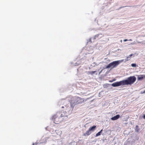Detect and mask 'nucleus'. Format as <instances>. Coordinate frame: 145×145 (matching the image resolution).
<instances>
[{
    "instance_id": "obj_1",
    "label": "nucleus",
    "mask_w": 145,
    "mask_h": 145,
    "mask_svg": "<svg viewBox=\"0 0 145 145\" xmlns=\"http://www.w3.org/2000/svg\"><path fill=\"white\" fill-rule=\"evenodd\" d=\"M85 101V99L83 98L78 97H75L74 99V102L72 103L71 105V106L72 109L74 106L76 105L82 104Z\"/></svg>"
},
{
    "instance_id": "obj_2",
    "label": "nucleus",
    "mask_w": 145,
    "mask_h": 145,
    "mask_svg": "<svg viewBox=\"0 0 145 145\" xmlns=\"http://www.w3.org/2000/svg\"><path fill=\"white\" fill-rule=\"evenodd\" d=\"M136 78L134 76H131L128 78L127 79L123 80L124 85H131L136 80Z\"/></svg>"
},
{
    "instance_id": "obj_3",
    "label": "nucleus",
    "mask_w": 145,
    "mask_h": 145,
    "mask_svg": "<svg viewBox=\"0 0 145 145\" xmlns=\"http://www.w3.org/2000/svg\"><path fill=\"white\" fill-rule=\"evenodd\" d=\"M123 60H118L117 61H114L106 66V68H109L111 67L114 68L118 66L120 63L122 62Z\"/></svg>"
},
{
    "instance_id": "obj_4",
    "label": "nucleus",
    "mask_w": 145,
    "mask_h": 145,
    "mask_svg": "<svg viewBox=\"0 0 145 145\" xmlns=\"http://www.w3.org/2000/svg\"><path fill=\"white\" fill-rule=\"evenodd\" d=\"M60 118L59 116H57V113L56 114L54 115L52 117V119L54 121V122L56 124H58L60 122L61 120V119H60Z\"/></svg>"
},
{
    "instance_id": "obj_5",
    "label": "nucleus",
    "mask_w": 145,
    "mask_h": 145,
    "mask_svg": "<svg viewBox=\"0 0 145 145\" xmlns=\"http://www.w3.org/2000/svg\"><path fill=\"white\" fill-rule=\"evenodd\" d=\"M121 85L124 86L123 80L119 82H117L112 84V86L114 87L119 86Z\"/></svg>"
},
{
    "instance_id": "obj_6",
    "label": "nucleus",
    "mask_w": 145,
    "mask_h": 145,
    "mask_svg": "<svg viewBox=\"0 0 145 145\" xmlns=\"http://www.w3.org/2000/svg\"><path fill=\"white\" fill-rule=\"evenodd\" d=\"M66 113V112H63L62 114L60 112H57V114L58 116L61 118L62 117H67V116L65 114Z\"/></svg>"
},
{
    "instance_id": "obj_7",
    "label": "nucleus",
    "mask_w": 145,
    "mask_h": 145,
    "mask_svg": "<svg viewBox=\"0 0 145 145\" xmlns=\"http://www.w3.org/2000/svg\"><path fill=\"white\" fill-rule=\"evenodd\" d=\"M91 133V131L88 129V130L85 133L83 134V136H86L89 135Z\"/></svg>"
},
{
    "instance_id": "obj_8",
    "label": "nucleus",
    "mask_w": 145,
    "mask_h": 145,
    "mask_svg": "<svg viewBox=\"0 0 145 145\" xmlns=\"http://www.w3.org/2000/svg\"><path fill=\"white\" fill-rule=\"evenodd\" d=\"M120 117V115L119 114H118V115H116V116L112 118H111V120H116L118 119V118H119Z\"/></svg>"
},
{
    "instance_id": "obj_9",
    "label": "nucleus",
    "mask_w": 145,
    "mask_h": 145,
    "mask_svg": "<svg viewBox=\"0 0 145 145\" xmlns=\"http://www.w3.org/2000/svg\"><path fill=\"white\" fill-rule=\"evenodd\" d=\"M96 126L94 125L92 127H90L89 128V130L91 131H93L95 130V128H96Z\"/></svg>"
},
{
    "instance_id": "obj_10",
    "label": "nucleus",
    "mask_w": 145,
    "mask_h": 145,
    "mask_svg": "<svg viewBox=\"0 0 145 145\" xmlns=\"http://www.w3.org/2000/svg\"><path fill=\"white\" fill-rule=\"evenodd\" d=\"M144 76L143 75H140L138 76V80H142Z\"/></svg>"
},
{
    "instance_id": "obj_11",
    "label": "nucleus",
    "mask_w": 145,
    "mask_h": 145,
    "mask_svg": "<svg viewBox=\"0 0 145 145\" xmlns=\"http://www.w3.org/2000/svg\"><path fill=\"white\" fill-rule=\"evenodd\" d=\"M103 129H102L99 132L97 133L96 135V136L97 137L101 135V132L102 131Z\"/></svg>"
},
{
    "instance_id": "obj_12",
    "label": "nucleus",
    "mask_w": 145,
    "mask_h": 145,
    "mask_svg": "<svg viewBox=\"0 0 145 145\" xmlns=\"http://www.w3.org/2000/svg\"><path fill=\"white\" fill-rule=\"evenodd\" d=\"M96 72V71H91L89 72V73L90 74H91V75H92L94 74L95 72Z\"/></svg>"
},
{
    "instance_id": "obj_13",
    "label": "nucleus",
    "mask_w": 145,
    "mask_h": 145,
    "mask_svg": "<svg viewBox=\"0 0 145 145\" xmlns=\"http://www.w3.org/2000/svg\"><path fill=\"white\" fill-rule=\"evenodd\" d=\"M100 35H101V34H97V35H95V37H94V39H96V38H97Z\"/></svg>"
},
{
    "instance_id": "obj_14",
    "label": "nucleus",
    "mask_w": 145,
    "mask_h": 145,
    "mask_svg": "<svg viewBox=\"0 0 145 145\" xmlns=\"http://www.w3.org/2000/svg\"><path fill=\"white\" fill-rule=\"evenodd\" d=\"M131 66L132 67H136V65L135 64L133 63L131 65Z\"/></svg>"
},
{
    "instance_id": "obj_15",
    "label": "nucleus",
    "mask_w": 145,
    "mask_h": 145,
    "mask_svg": "<svg viewBox=\"0 0 145 145\" xmlns=\"http://www.w3.org/2000/svg\"><path fill=\"white\" fill-rule=\"evenodd\" d=\"M130 57H127V59H126V60L128 61V60H130Z\"/></svg>"
},
{
    "instance_id": "obj_16",
    "label": "nucleus",
    "mask_w": 145,
    "mask_h": 145,
    "mask_svg": "<svg viewBox=\"0 0 145 145\" xmlns=\"http://www.w3.org/2000/svg\"><path fill=\"white\" fill-rule=\"evenodd\" d=\"M127 7V6H123V7H121L120 8H124V7Z\"/></svg>"
},
{
    "instance_id": "obj_17",
    "label": "nucleus",
    "mask_w": 145,
    "mask_h": 145,
    "mask_svg": "<svg viewBox=\"0 0 145 145\" xmlns=\"http://www.w3.org/2000/svg\"><path fill=\"white\" fill-rule=\"evenodd\" d=\"M127 40H127V39H124V40H123V41H124V42H125V41H127Z\"/></svg>"
},
{
    "instance_id": "obj_18",
    "label": "nucleus",
    "mask_w": 145,
    "mask_h": 145,
    "mask_svg": "<svg viewBox=\"0 0 145 145\" xmlns=\"http://www.w3.org/2000/svg\"><path fill=\"white\" fill-rule=\"evenodd\" d=\"M143 118L144 119H145V114L143 116Z\"/></svg>"
},
{
    "instance_id": "obj_19",
    "label": "nucleus",
    "mask_w": 145,
    "mask_h": 145,
    "mask_svg": "<svg viewBox=\"0 0 145 145\" xmlns=\"http://www.w3.org/2000/svg\"><path fill=\"white\" fill-rule=\"evenodd\" d=\"M132 55H132V54L130 55H129V57H130Z\"/></svg>"
},
{
    "instance_id": "obj_20",
    "label": "nucleus",
    "mask_w": 145,
    "mask_h": 145,
    "mask_svg": "<svg viewBox=\"0 0 145 145\" xmlns=\"http://www.w3.org/2000/svg\"><path fill=\"white\" fill-rule=\"evenodd\" d=\"M129 40V41H132V40L131 39H130V40Z\"/></svg>"
},
{
    "instance_id": "obj_21",
    "label": "nucleus",
    "mask_w": 145,
    "mask_h": 145,
    "mask_svg": "<svg viewBox=\"0 0 145 145\" xmlns=\"http://www.w3.org/2000/svg\"><path fill=\"white\" fill-rule=\"evenodd\" d=\"M143 93H145V90L143 92Z\"/></svg>"
},
{
    "instance_id": "obj_22",
    "label": "nucleus",
    "mask_w": 145,
    "mask_h": 145,
    "mask_svg": "<svg viewBox=\"0 0 145 145\" xmlns=\"http://www.w3.org/2000/svg\"><path fill=\"white\" fill-rule=\"evenodd\" d=\"M102 71H102H101L99 72V74H100L101 73V72Z\"/></svg>"
},
{
    "instance_id": "obj_23",
    "label": "nucleus",
    "mask_w": 145,
    "mask_h": 145,
    "mask_svg": "<svg viewBox=\"0 0 145 145\" xmlns=\"http://www.w3.org/2000/svg\"><path fill=\"white\" fill-rule=\"evenodd\" d=\"M120 42H122V40H120Z\"/></svg>"
},
{
    "instance_id": "obj_24",
    "label": "nucleus",
    "mask_w": 145,
    "mask_h": 145,
    "mask_svg": "<svg viewBox=\"0 0 145 145\" xmlns=\"http://www.w3.org/2000/svg\"><path fill=\"white\" fill-rule=\"evenodd\" d=\"M32 145H34V144L33 143Z\"/></svg>"
},
{
    "instance_id": "obj_25",
    "label": "nucleus",
    "mask_w": 145,
    "mask_h": 145,
    "mask_svg": "<svg viewBox=\"0 0 145 145\" xmlns=\"http://www.w3.org/2000/svg\"><path fill=\"white\" fill-rule=\"evenodd\" d=\"M62 108H64V107H63V106H62Z\"/></svg>"
}]
</instances>
